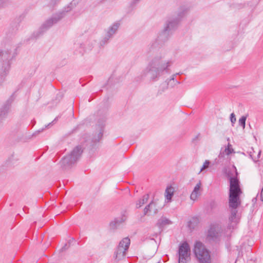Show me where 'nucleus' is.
Wrapping results in <instances>:
<instances>
[{
  "label": "nucleus",
  "mask_w": 263,
  "mask_h": 263,
  "mask_svg": "<svg viewBox=\"0 0 263 263\" xmlns=\"http://www.w3.org/2000/svg\"><path fill=\"white\" fill-rule=\"evenodd\" d=\"M246 116H242L239 120V124L242 127L243 129L245 128Z\"/></svg>",
  "instance_id": "20"
},
{
  "label": "nucleus",
  "mask_w": 263,
  "mask_h": 263,
  "mask_svg": "<svg viewBox=\"0 0 263 263\" xmlns=\"http://www.w3.org/2000/svg\"><path fill=\"white\" fill-rule=\"evenodd\" d=\"M230 120L232 124V125L235 123L236 121V119L235 116V114L234 113H232L230 115Z\"/></svg>",
  "instance_id": "23"
},
{
  "label": "nucleus",
  "mask_w": 263,
  "mask_h": 263,
  "mask_svg": "<svg viewBox=\"0 0 263 263\" xmlns=\"http://www.w3.org/2000/svg\"><path fill=\"white\" fill-rule=\"evenodd\" d=\"M64 17L63 12L56 14L48 20H47L42 25V27L45 29L51 27L53 25L58 23Z\"/></svg>",
  "instance_id": "6"
},
{
  "label": "nucleus",
  "mask_w": 263,
  "mask_h": 263,
  "mask_svg": "<svg viewBox=\"0 0 263 263\" xmlns=\"http://www.w3.org/2000/svg\"><path fill=\"white\" fill-rule=\"evenodd\" d=\"M119 26L120 24L119 23H115L109 27L107 33V37L108 39L110 38L116 32L119 27Z\"/></svg>",
  "instance_id": "13"
},
{
  "label": "nucleus",
  "mask_w": 263,
  "mask_h": 263,
  "mask_svg": "<svg viewBox=\"0 0 263 263\" xmlns=\"http://www.w3.org/2000/svg\"><path fill=\"white\" fill-rule=\"evenodd\" d=\"M227 140H228V141H229V140H230V139H229V138H228Z\"/></svg>",
  "instance_id": "29"
},
{
  "label": "nucleus",
  "mask_w": 263,
  "mask_h": 263,
  "mask_svg": "<svg viewBox=\"0 0 263 263\" xmlns=\"http://www.w3.org/2000/svg\"><path fill=\"white\" fill-rule=\"evenodd\" d=\"M230 215L229 218L228 227L229 229L234 228L239 222V216L237 210H230Z\"/></svg>",
  "instance_id": "7"
},
{
  "label": "nucleus",
  "mask_w": 263,
  "mask_h": 263,
  "mask_svg": "<svg viewBox=\"0 0 263 263\" xmlns=\"http://www.w3.org/2000/svg\"><path fill=\"white\" fill-rule=\"evenodd\" d=\"M125 249H120L118 247L116 252V258L118 260H120L124 257L126 254Z\"/></svg>",
  "instance_id": "17"
},
{
  "label": "nucleus",
  "mask_w": 263,
  "mask_h": 263,
  "mask_svg": "<svg viewBox=\"0 0 263 263\" xmlns=\"http://www.w3.org/2000/svg\"><path fill=\"white\" fill-rule=\"evenodd\" d=\"M156 213L157 210L156 209V204L154 202H151L147 206L145 207L144 210V214H146L148 212Z\"/></svg>",
  "instance_id": "16"
},
{
  "label": "nucleus",
  "mask_w": 263,
  "mask_h": 263,
  "mask_svg": "<svg viewBox=\"0 0 263 263\" xmlns=\"http://www.w3.org/2000/svg\"><path fill=\"white\" fill-rule=\"evenodd\" d=\"M7 111L5 110H0V123L6 117Z\"/></svg>",
  "instance_id": "22"
},
{
  "label": "nucleus",
  "mask_w": 263,
  "mask_h": 263,
  "mask_svg": "<svg viewBox=\"0 0 263 263\" xmlns=\"http://www.w3.org/2000/svg\"><path fill=\"white\" fill-rule=\"evenodd\" d=\"M2 1L3 0H0V6L2 5Z\"/></svg>",
  "instance_id": "28"
},
{
  "label": "nucleus",
  "mask_w": 263,
  "mask_h": 263,
  "mask_svg": "<svg viewBox=\"0 0 263 263\" xmlns=\"http://www.w3.org/2000/svg\"><path fill=\"white\" fill-rule=\"evenodd\" d=\"M190 259V249L189 245L183 243L179 249L178 263H186Z\"/></svg>",
  "instance_id": "5"
},
{
  "label": "nucleus",
  "mask_w": 263,
  "mask_h": 263,
  "mask_svg": "<svg viewBox=\"0 0 263 263\" xmlns=\"http://www.w3.org/2000/svg\"><path fill=\"white\" fill-rule=\"evenodd\" d=\"M221 227L218 225H213L208 232V237L212 240L216 239L221 233Z\"/></svg>",
  "instance_id": "9"
},
{
  "label": "nucleus",
  "mask_w": 263,
  "mask_h": 263,
  "mask_svg": "<svg viewBox=\"0 0 263 263\" xmlns=\"http://www.w3.org/2000/svg\"><path fill=\"white\" fill-rule=\"evenodd\" d=\"M210 163V162L209 160H205L200 170L199 173L203 172L205 169L208 168L209 166Z\"/></svg>",
  "instance_id": "21"
},
{
  "label": "nucleus",
  "mask_w": 263,
  "mask_h": 263,
  "mask_svg": "<svg viewBox=\"0 0 263 263\" xmlns=\"http://www.w3.org/2000/svg\"><path fill=\"white\" fill-rule=\"evenodd\" d=\"M229 180V207L230 210H237L241 203L240 196L242 191L237 177L230 176Z\"/></svg>",
  "instance_id": "2"
},
{
  "label": "nucleus",
  "mask_w": 263,
  "mask_h": 263,
  "mask_svg": "<svg viewBox=\"0 0 263 263\" xmlns=\"http://www.w3.org/2000/svg\"><path fill=\"white\" fill-rule=\"evenodd\" d=\"M175 75H173L170 80H174Z\"/></svg>",
  "instance_id": "25"
},
{
  "label": "nucleus",
  "mask_w": 263,
  "mask_h": 263,
  "mask_svg": "<svg viewBox=\"0 0 263 263\" xmlns=\"http://www.w3.org/2000/svg\"><path fill=\"white\" fill-rule=\"evenodd\" d=\"M130 245V239L127 238H123L119 243L118 248L120 249H125L127 251Z\"/></svg>",
  "instance_id": "15"
},
{
  "label": "nucleus",
  "mask_w": 263,
  "mask_h": 263,
  "mask_svg": "<svg viewBox=\"0 0 263 263\" xmlns=\"http://www.w3.org/2000/svg\"><path fill=\"white\" fill-rule=\"evenodd\" d=\"M178 21L174 18H169L164 26V32L169 31L174 29L177 25Z\"/></svg>",
  "instance_id": "10"
},
{
  "label": "nucleus",
  "mask_w": 263,
  "mask_h": 263,
  "mask_svg": "<svg viewBox=\"0 0 263 263\" xmlns=\"http://www.w3.org/2000/svg\"><path fill=\"white\" fill-rule=\"evenodd\" d=\"M139 1V0H134V3H136L137 2H138Z\"/></svg>",
  "instance_id": "27"
},
{
  "label": "nucleus",
  "mask_w": 263,
  "mask_h": 263,
  "mask_svg": "<svg viewBox=\"0 0 263 263\" xmlns=\"http://www.w3.org/2000/svg\"><path fill=\"white\" fill-rule=\"evenodd\" d=\"M171 223L170 221L165 218V217H162L160 219H159L158 221L157 224L158 226L160 227H163L166 225H168Z\"/></svg>",
  "instance_id": "18"
},
{
  "label": "nucleus",
  "mask_w": 263,
  "mask_h": 263,
  "mask_svg": "<svg viewBox=\"0 0 263 263\" xmlns=\"http://www.w3.org/2000/svg\"><path fill=\"white\" fill-rule=\"evenodd\" d=\"M82 151V148L80 146H77L74 148L70 155L66 156L61 161L62 166L65 169L69 168L79 158Z\"/></svg>",
  "instance_id": "4"
},
{
  "label": "nucleus",
  "mask_w": 263,
  "mask_h": 263,
  "mask_svg": "<svg viewBox=\"0 0 263 263\" xmlns=\"http://www.w3.org/2000/svg\"><path fill=\"white\" fill-rule=\"evenodd\" d=\"M171 65L169 61L166 60L164 56L157 55L148 63L143 71V74L151 80H155Z\"/></svg>",
  "instance_id": "1"
},
{
  "label": "nucleus",
  "mask_w": 263,
  "mask_h": 263,
  "mask_svg": "<svg viewBox=\"0 0 263 263\" xmlns=\"http://www.w3.org/2000/svg\"><path fill=\"white\" fill-rule=\"evenodd\" d=\"M175 192V188L172 186H168L165 189L164 196L165 198V202H170L172 200V198Z\"/></svg>",
  "instance_id": "11"
},
{
  "label": "nucleus",
  "mask_w": 263,
  "mask_h": 263,
  "mask_svg": "<svg viewBox=\"0 0 263 263\" xmlns=\"http://www.w3.org/2000/svg\"><path fill=\"white\" fill-rule=\"evenodd\" d=\"M234 153V150L232 147V145L229 143L227 146L225 147L223 151H221L219 157L223 158L224 155H229Z\"/></svg>",
  "instance_id": "12"
},
{
  "label": "nucleus",
  "mask_w": 263,
  "mask_h": 263,
  "mask_svg": "<svg viewBox=\"0 0 263 263\" xmlns=\"http://www.w3.org/2000/svg\"><path fill=\"white\" fill-rule=\"evenodd\" d=\"M148 199V195H145L143 196L142 199L139 200L136 203V207L137 208H140L142 205L146 203Z\"/></svg>",
  "instance_id": "19"
},
{
  "label": "nucleus",
  "mask_w": 263,
  "mask_h": 263,
  "mask_svg": "<svg viewBox=\"0 0 263 263\" xmlns=\"http://www.w3.org/2000/svg\"><path fill=\"white\" fill-rule=\"evenodd\" d=\"M194 252L199 263H210L211 255L209 251L200 242H197L194 247Z\"/></svg>",
  "instance_id": "3"
},
{
  "label": "nucleus",
  "mask_w": 263,
  "mask_h": 263,
  "mask_svg": "<svg viewBox=\"0 0 263 263\" xmlns=\"http://www.w3.org/2000/svg\"><path fill=\"white\" fill-rule=\"evenodd\" d=\"M234 171H235V172L236 173V175H237V173L236 172V167L234 166Z\"/></svg>",
  "instance_id": "26"
},
{
  "label": "nucleus",
  "mask_w": 263,
  "mask_h": 263,
  "mask_svg": "<svg viewBox=\"0 0 263 263\" xmlns=\"http://www.w3.org/2000/svg\"><path fill=\"white\" fill-rule=\"evenodd\" d=\"M260 199L263 201V187H262V189L261 191V192H260Z\"/></svg>",
  "instance_id": "24"
},
{
  "label": "nucleus",
  "mask_w": 263,
  "mask_h": 263,
  "mask_svg": "<svg viewBox=\"0 0 263 263\" xmlns=\"http://www.w3.org/2000/svg\"><path fill=\"white\" fill-rule=\"evenodd\" d=\"M0 57L2 60H8L12 57V51L11 49H5L0 52Z\"/></svg>",
  "instance_id": "14"
},
{
  "label": "nucleus",
  "mask_w": 263,
  "mask_h": 263,
  "mask_svg": "<svg viewBox=\"0 0 263 263\" xmlns=\"http://www.w3.org/2000/svg\"><path fill=\"white\" fill-rule=\"evenodd\" d=\"M202 191V183L201 181H199L194 186L190 195V199L193 201H197L201 196Z\"/></svg>",
  "instance_id": "8"
}]
</instances>
